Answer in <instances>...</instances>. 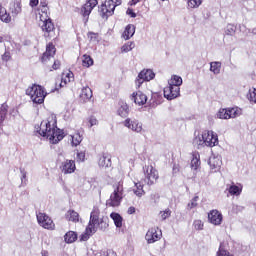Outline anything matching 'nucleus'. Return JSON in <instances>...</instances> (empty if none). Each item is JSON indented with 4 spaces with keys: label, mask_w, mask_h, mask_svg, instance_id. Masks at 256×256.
<instances>
[{
    "label": "nucleus",
    "mask_w": 256,
    "mask_h": 256,
    "mask_svg": "<svg viewBox=\"0 0 256 256\" xmlns=\"http://www.w3.org/2000/svg\"><path fill=\"white\" fill-rule=\"evenodd\" d=\"M37 221L40 227H43L44 229H49L50 231H53V229H55V223H53L51 217L47 216V214L45 213H38Z\"/></svg>",
    "instance_id": "1a4fd4ad"
},
{
    "label": "nucleus",
    "mask_w": 256,
    "mask_h": 256,
    "mask_svg": "<svg viewBox=\"0 0 256 256\" xmlns=\"http://www.w3.org/2000/svg\"><path fill=\"white\" fill-rule=\"evenodd\" d=\"M210 71L214 75H219L221 73V62L220 61H214L210 63Z\"/></svg>",
    "instance_id": "72a5a7b5"
},
{
    "label": "nucleus",
    "mask_w": 256,
    "mask_h": 256,
    "mask_svg": "<svg viewBox=\"0 0 256 256\" xmlns=\"http://www.w3.org/2000/svg\"><path fill=\"white\" fill-rule=\"evenodd\" d=\"M193 226H194V229H196V231H203V227H204L203 221L195 220L193 222Z\"/></svg>",
    "instance_id": "c03bdc74"
},
{
    "label": "nucleus",
    "mask_w": 256,
    "mask_h": 256,
    "mask_svg": "<svg viewBox=\"0 0 256 256\" xmlns=\"http://www.w3.org/2000/svg\"><path fill=\"white\" fill-rule=\"evenodd\" d=\"M71 139H72L71 140L72 146L77 147V146L81 145V141H83V136L79 132H77V133L71 135Z\"/></svg>",
    "instance_id": "473e14b6"
},
{
    "label": "nucleus",
    "mask_w": 256,
    "mask_h": 256,
    "mask_svg": "<svg viewBox=\"0 0 256 256\" xmlns=\"http://www.w3.org/2000/svg\"><path fill=\"white\" fill-rule=\"evenodd\" d=\"M127 213H128V215H133V213H135V207L130 206V207L128 208Z\"/></svg>",
    "instance_id": "052dcab7"
},
{
    "label": "nucleus",
    "mask_w": 256,
    "mask_h": 256,
    "mask_svg": "<svg viewBox=\"0 0 256 256\" xmlns=\"http://www.w3.org/2000/svg\"><path fill=\"white\" fill-rule=\"evenodd\" d=\"M135 49V42H127L121 47L122 53H129V51H133Z\"/></svg>",
    "instance_id": "4c0bfd02"
},
{
    "label": "nucleus",
    "mask_w": 256,
    "mask_h": 256,
    "mask_svg": "<svg viewBox=\"0 0 256 256\" xmlns=\"http://www.w3.org/2000/svg\"><path fill=\"white\" fill-rule=\"evenodd\" d=\"M39 19L41 21L39 25L42 31H44L45 33H53V31L55 30V25L51 21V18H49V16L46 14V12H42L41 14H39Z\"/></svg>",
    "instance_id": "6e6552de"
},
{
    "label": "nucleus",
    "mask_w": 256,
    "mask_h": 256,
    "mask_svg": "<svg viewBox=\"0 0 256 256\" xmlns=\"http://www.w3.org/2000/svg\"><path fill=\"white\" fill-rule=\"evenodd\" d=\"M131 101H134L136 105H145L147 103V95H145L143 92L138 91L134 92L131 95Z\"/></svg>",
    "instance_id": "a211bd4d"
},
{
    "label": "nucleus",
    "mask_w": 256,
    "mask_h": 256,
    "mask_svg": "<svg viewBox=\"0 0 256 256\" xmlns=\"http://www.w3.org/2000/svg\"><path fill=\"white\" fill-rule=\"evenodd\" d=\"M162 235L163 233L161 232V230H158L156 228H150L145 235V239L147 243L152 244L156 243V241H159Z\"/></svg>",
    "instance_id": "2eb2a0df"
},
{
    "label": "nucleus",
    "mask_w": 256,
    "mask_h": 256,
    "mask_svg": "<svg viewBox=\"0 0 256 256\" xmlns=\"http://www.w3.org/2000/svg\"><path fill=\"white\" fill-rule=\"evenodd\" d=\"M173 171H177V169H176V168H173Z\"/></svg>",
    "instance_id": "774afa93"
},
{
    "label": "nucleus",
    "mask_w": 256,
    "mask_h": 256,
    "mask_svg": "<svg viewBox=\"0 0 256 256\" xmlns=\"http://www.w3.org/2000/svg\"><path fill=\"white\" fill-rule=\"evenodd\" d=\"M237 33V26L234 24H227L224 28V37H234Z\"/></svg>",
    "instance_id": "393cba45"
},
{
    "label": "nucleus",
    "mask_w": 256,
    "mask_h": 256,
    "mask_svg": "<svg viewBox=\"0 0 256 256\" xmlns=\"http://www.w3.org/2000/svg\"><path fill=\"white\" fill-rule=\"evenodd\" d=\"M250 101L252 103H256V89H254L252 92H250Z\"/></svg>",
    "instance_id": "864d4df0"
},
{
    "label": "nucleus",
    "mask_w": 256,
    "mask_h": 256,
    "mask_svg": "<svg viewBox=\"0 0 256 256\" xmlns=\"http://www.w3.org/2000/svg\"><path fill=\"white\" fill-rule=\"evenodd\" d=\"M193 145H194V147H198V149H201V147L205 146L204 133H202V134L195 133V137L193 139Z\"/></svg>",
    "instance_id": "5701e85b"
},
{
    "label": "nucleus",
    "mask_w": 256,
    "mask_h": 256,
    "mask_svg": "<svg viewBox=\"0 0 256 256\" xmlns=\"http://www.w3.org/2000/svg\"><path fill=\"white\" fill-rule=\"evenodd\" d=\"M121 5V0H106L100 7L99 13L103 19H109L115 13V7Z\"/></svg>",
    "instance_id": "39448f33"
},
{
    "label": "nucleus",
    "mask_w": 256,
    "mask_h": 256,
    "mask_svg": "<svg viewBox=\"0 0 256 256\" xmlns=\"http://www.w3.org/2000/svg\"><path fill=\"white\" fill-rule=\"evenodd\" d=\"M133 193L136 197H143L145 190H143V182H135L133 187Z\"/></svg>",
    "instance_id": "cd10ccee"
},
{
    "label": "nucleus",
    "mask_w": 256,
    "mask_h": 256,
    "mask_svg": "<svg viewBox=\"0 0 256 256\" xmlns=\"http://www.w3.org/2000/svg\"><path fill=\"white\" fill-rule=\"evenodd\" d=\"M11 60V53L9 52H5L3 55H2V61H10Z\"/></svg>",
    "instance_id": "3c124183"
},
{
    "label": "nucleus",
    "mask_w": 256,
    "mask_h": 256,
    "mask_svg": "<svg viewBox=\"0 0 256 256\" xmlns=\"http://www.w3.org/2000/svg\"><path fill=\"white\" fill-rule=\"evenodd\" d=\"M64 240L66 243H75L77 241V233L69 231L65 234Z\"/></svg>",
    "instance_id": "c9c22d12"
},
{
    "label": "nucleus",
    "mask_w": 256,
    "mask_h": 256,
    "mask_svg": "<svg viewBox=\"0 0 256 256\" xmlns=\"http://www.w3.org/2000/svg\"><path fill=\"white\" fill-rule=\"evenodd\" d=\"M77 160L78 161H85V152L81 151L77 153Z\"/></svg>",
    "instance_id": "5fc2aeb1"
},
{
    "label": "nucleus",
    "mask_w": 256,
    "mask_h": 256,
    "mask_svg": "<svg viewBox=\"0 0 256 256\" xmlns=\"http://www.w3.org/2000/svg\"><path fill=\"white\" fill-rule=\"evenodd\" d=\"M56 51L57 50L55 49V45H53V43H49L46 46V51L42 55V58H41L42 63H44V65H47L49 61H52V59L55 57Z\"/></svg>",
    "instance_id": "4468645a"
},
{
    "label": "nucleus",
    "mask_w": 256,
    "mask_h": 256,
    "mask_svg": "<svg viewBox=\"0 0 256 256\" xmlns=\"http://www.w3.org/2000/svg\"><path fill=\"white\" fill-rule=\"evenodd\" d=\"M0 21L2 23H11V14L7 12V8L0 3Z\"/></svg>",
    "instance_id": "aec40b11"
},
{
    "label": "nucleus",
    "mask_w": 256,
    "mask_h": 256,
    "mask_svg": "<svg viewBox=\"0 0 256 256\" xmlns=\"http://www.w3.org/2000/svg\"><path fill=\"white\" fill-rule=\"evenodd\" d=\"M162 221H165V219H169L171 217V209L167 208L166 210L160 212Z\"/></svg>",
    "instance_id": "a18cd8bd"
},
{
    "label": "nucleus",
    "mask_w": 256,
    "mask_h": 256,
    "mask_svg": "<svg viewBox=\"0 0 256 256\" xmlns=\"http://www.w3.org/2000/svg\"><path fill=\"white\" fill-rule=\"evenodd\" d=\"M109 255L117 256V254H115V252H109Z\"/></svg>",
    "instance_id": "69168bd1"
},
{
    "label": "nucleus",
    "mask_w": 256,
    "mask_h": 256,
    "mask_svg": "<svg viewBox=\"0 0 256 256\" xmlns=\"http://www.w3.org/2000/svg\"><path fill=\"white\" fill-rule=\"evenodd\" d=\"M41 256H49V252L47 250H42Z\"/></svg>",
    "instance_id": "680f3d73"
},
{
    "label": "nucleus",
    "mask_w": 256,
    "mask_h": 256,
    "mask_svg": "<svg viewBox=\"0 0 256 256\" xmlns=\"http://www.w3.org/2000/svg\"><path fill=\"white\" fill-rule=\"evenodd\" d=\"M9 11L12 17H17L21 13V2H14L10 4Z\"/></svg>",
    "instance_id": "c756f323"
},
{
    "label": "nucleus",
    "mask_w": 256,
    "mask_h": 256,
    "mask_svg": "<svg viewBox=\"0 0 256 256\" xmlns=\"http://www.w3.org/2000/svg\"><path fill=\"white\" fill-rule=\"evenodd\" d=\"M227 191L230 195H233L235 197H239L241 193L243 192V186H237L235 184H231L230 186L227 187Z\"/></svg>",
    "instance_id": "b1692460"
},
{
    "label": "nucleus",
    "mask_w": 256,
    "mask_h": 256,
    "mask_svg": "<svg viewBox=\"0 0 256 256\" xmlns=\"http://www.w3.org/2000/svg\"><path fill=\"white\" fill-rule=\"evenodd\" d=\"M0 43H3V36H0Z\"/></svg>",
    "instance_id": "338daca9"
},
{
    "label": "nucleus",
    "mask_w": 256,
    "mask_h": 256,
    "mask_svg": "<svg viewBox=\"0 0 256 256\" xmlns=\"http://www.w3.org/2000/svg\"><path fill=\"white\" fill-rule=\"evenodd\" d=\"M117 115L120 117H128L129 116V105L127 103L121 101L119 102V107L117 109Z\"/></svg>",
    "instance_id": "4be33fe9"
},
{
    "label": "nucleus",
    "mask_w": 256,
    "mask_h": 256,
    "mask_svg": "<svg viewBox=\"0 0 256 256\" xmlns=\"http://www.w3.org/2000/svg\"><path fill=\"white\" fill-rule=\"evenodd\" d=\"M89 123H90V127H93V126L97 125V118L90 117Z\"/></svg>",
    "instance_id": "4d7b16f0"
},
{
    "label": "nucleus",
    "mask_w": 256,
    "mask_h": 256,
    "mask_svg": "<svg viewBox=\"0 0 256 256\" xmlns=\"http://www.w3.org/2000/svg\"><path fill=\"white\" fill-rule=\"evenodd\" d=\"M204 143L206 147H215V145H219V137L217 133L213 131H204Z\"/></svg>",
    "instance_id": "ddd939ff"
},
{
    "label": "nucleus",
    "mask_w": 256,
    "mask_h": 256,
    "mask_svg": "<svg viewBox=\"0 0 256 256\" xmlns=\"http://www.w3.org/2000/svg\"><path fill=\"white\" fill-rule=\"evenodd\" d=\"M39 5V0H30V7H37Z\"/></svg>",
    "instance_id": "13d9d810"
},
{
    "label": "nucleus",
    "mask_w": 256,
    "mask_h": 256,
    "mask_svg": "<svg viewBox=\"0 0 256 256\" xmlns=\"http://www.w3.org/2000/svg\"><path fill=\"white\" fill-rule=\"evenodd\" d=\"M98 165L100 167H111V158H109L107 156L100 157V159L98 161Z\"/></svg>",
    "instance_id": "e433bc0d"
},
{
    "label": "nucleus",
    "mask_w": 256,
    "mask_h": 256,
    "mask_svg": "<svg viewBox=\"0 0 256 256\" xmlns=\"http://www.w3.org/2000/svg\"><path fill=\"white\" fill-rule=\"evenodd\" d=\"M111 219L114 221L116 227H123V217L119 215V213L112 212L110 214Z\"/></svg>",
    "instance_id": "2f4dec72"
},
{
    "label": "nucleus",
    "mask_w": 256,
    "mask_h": 256,
    "mask_svg": "<svg viewBox=\"0 0 256 256\" xmlns=\"http://www.w3.org/2000/svg\"><path fill=\"white\" fill-rule=\"evenodd\" d=\"M67 221H71L72 223H79V213L75 210H68L66 212Z\"/></svg>",
    "instance_id": "c85d7f7f"
},
{
    "label": "nucleus",
    "mask_w": 256,
    "mask_h": 256,
    "mask_svg": "<svg viewBox=\"0 0 256 256\" xmlns=\"http://www.w3.org/2000/svg\"><path fill=\"white\" fill-rule=\"evenodd\" d=\"M216 256H233L229 251L225 250V245L223 243L220 244L219 249L216 253Z\"/></svg>",
    "instance_id": "58836bf2"
},
{
    "label": "nucleus",
    "mask_w": 256,
    "mask_h": 256,
    "mask_svg": "<svg viewBox=\"0 0 256 256\" xmlns=\"http://www.w3.org/2000/svg\"><path fill=\"white\" fill-rule=\"evenodd\" d=\"M35 131L36 133H39L41 137L49 139L50 143L53 145H57V143H59V141H63L65 137L63 130L57 128V121L53 118L42 121L40 126L35 127Z\"/></svg>",
    "instance_id": "f257e3e1"
},
{
    "label": "nucleus",
    "mask_w": 256,
    "mask_h": 256,
    "mask_svg": "<svg viewBox=\"0 0 256 256\" xmlns=\"http://www.w3.org/2000/svg\"><path fill=\"white\" fill-rule=\"evenodd\" d=\"M123 125L124 127H127V129L134 131V133H141L143 131V124L137 119L127 118L123 122Z\"/></svg>",
    "instance_id": "f8f14e48"
},
{
    "label": "nucleus",
    "mask_w": 256,
    "mask_h": 256,
    "mask_svg": "<svg viewBox=\"0 0 256 256\" xmlns=\"http://www.w3.org/2000/svg\"><path fill=\"white\" fill-rule=\"evenodd\" d=\"M137 3H139V0H132L130 2V5H137Z\"/></svg>",
    "instance_id": "e2e57ef3"
},
{
    "label": "nucleus",
    "mask_w": 256,
    "mask_h": 256,
    "mask_svg": "<svg viewBox=\"0 0 256 256\" xmlns=\"http://www.w3.org/2000/svg\"><path fill=\"white\" fill-rule=\"evenodd\" d=\"M60 66H61V62H59V61H54L52 67H53V69L57 70Z\"/></svg>",
    "instance_id": "bf43d9fd"
},
{
    "label": "nucleus",
    "mask_w": 256,
    "mask_h": 256,
    "mask_svg": "<svg viewBox=\"0 0 256 256\" xmlns=\"http://www.w3.org/2000/svg\"><path fill=\"white\" fill-rule=\"evenodd\" d=\"M8 109H9V106L7 105V103H4L1 105V107H0V125H2L3 121H5V119L7 117Z\"/></svg>",
    "instance_id": "f704fd0d"
},
{
    "label": "nucleus",
    "mask_w": 256,
    "mask_h": 256,
    "mask_svg": "<svg viewBox=\"0 0 256 256\" xmlns=\"http://www.w3.org/2000/svg\"><path fill=\"white\" fill-rule=\"evenodd\" d=\"M155 79V73L151 69L142 70L136 79V87H140L145 81H152Z\"/></svg>",
    "instance_id": "9d476101"
},
{
    "label": "nucleus",
    "mask_w": 256,
    "mask_h": 256,
    "mask_svg": "<svg viewBox=\"0 0 256 256\" xmlns=\"http://www.w3.org/2000/svg\"><path fill=\"white\" fill-rule=\"evenodd\" d=\"M144 171V179L142 183L151 187V185H155L157 183V179H159V172L151 165H145L143 167Z\"/></svg>",
    "instance_id": "423d86ee"
},
{
    "label": "nucleus",
    "mask_w": 256,
    "mask_h": 256,
    "mask_svg": "<svg viewBox=\"0 0 256 256\" xmlns=\"http://www.w3.org/2000/svg\"><path fill=\"white\" fill-rule=\"evenodd\" d=\"M241 113L237 108H228V117L229 119H235V117H239Z\"/></svg>",
    "instance_id": "a19ab883"
},
{
    "label": "nucleus",
    "mask_w": 256,
    "mask_h": 256,
    "mask_svg": "<svg viewBox=\"0 0 256 256\" xmlns=\"http://www.w3.org/2000/svg\"><path fill=\"white\" fill-rule=\"evenodd\" d=\"M97 33H93V32H89L88 33V38L90 39V41H97Z\"/></svg>",
    "instance_id": "603ef678"
},
{
    "label": "nucleus",
    "mask_w": 256,
    "mask_h": 256,
    "mask_svg": "<svg viewBox=\"0 0 256 256\" xmlns=\"http://www.w3.org/2000/svg\"><path fill=\"white\" fill-rule=\"evenodd\" d=\"M82 65L83 67H91L93 65V58L87 54L83 55Z\"/></svg>",
    "instance_id": "ea45409f"
},
{
    "label": "nucleus",
    "mask_w": 256,
    "mask_h": 256,
    "mask_svg": "<svg viewBox=\"0 0 256 256\" xmlns=\"http://www.w3.org/2000/svg\"><path fill=\"white\" fill-rule=\"evenodd\" d=\"M71 81H73V72L70 71L63 73L59 87H65V85H67V83H71Z\"/></svg>",
    "instance_id": "bb28decb"
},
{
    "label": "nucleus",
    "mask_w": 256,
    "mask_h": 256,
    "mask_svg": "<svg viewBox=\"0 0 256 256\" xmlns=\"http://www.w3.org/2000/svg\"><path fill=\"white\" fill-rule=\"evenodd\" d=\"M208 221H210L212 225H221V223H223V214H221L219 210H211L208 213Z\"/></svg>",
    "instance_id": "dca6fc26"
},
{
    "label": "nucleus",
    "mask_w": 256,
    "mask_h": 256,
    "mask_svg": "<svg viewBox=\"0 0 256 256\" xmlns=\"http://www.w3.org/2000/svg\"><path fill=\"white\" fill-rule=\"evenodd\" d=\"M190 7H199L203 3V0H187Z\"/></svg>",
    "instance_id": "de8ad7c7"
},
{
    "label": "nucleus",
    "mask_w": 256,
    "mask_h": 256,
    "mask_svg": "<svg viewBox=\"0 0 256 256\" xmlns=\"http://www.w3.org/2000/svg\"><path fill=\"white\" fill-rule=\"evenodd\" d=\"M181 95V88L177 86H173L171 84H168L164 88V97L165 99H168V101H173V99H177Z\"/></svg>",
    "instance_id": "9b49d317"
},
{
    "label": "nucleus",
    "mask_w": 256,
    "mask_h": 256,
    "mask_svg": "<svg viewBox=\"0 0 256 256\" xmlns=\"http://www.w3.org/2000/svg\"><path fill=\"white\" fill-rule=\"evenodd\" d=\"M98 3L99 2L97 0H87V2L81 7L80 15H82L84 23L89 21L91 11L97 7Z\"/></svg>",
    "instance_id": "0eeeda50"
},
{
    "label": "nucleus",
    "mask_w": 256,
    "mask_h": 256,
    "mask_svg": "<svg viewBox=\"0 0 256 256\" xmlns=\"http://www.w3.org/2000/svg\"><path fill=\"white\" fill-rule=\"evenodd\" d=\"M20 173L22 175L21 182L25 183V181H27V172L25 171V169H20Z\"/></svg>",
    "instance_id": "09e8293b"
},
{
    "label": "nucleus",
    "mask_w": 256,
    "mask_h": 256,
    "mask_svg": "<svg viewBox=\"0 0 256 256\" xmlns=\"http://www.w3.org/2000/svg\"><path fill=\"white\" fill-rule=\"evenodd\" d=\"M113 192L110 194V198L106 201L108 207H119L121 201H123V182H118L113 185Z\"/></svg>",
    "instance_id": "20e7f679"
},
{
    "label": "nucleus",
    "mask_w": 256,
    "mask_h": 256,
    "mask_svg": "<svg viewBox=\"0 0 256 256\" xmlns=\"http://www.w3.org/2000/svg\"><path fill=\"white\" fill-rule=\"evenodd\" d=\"M126 13L128 14V15H130V17H132L133 19H135V17H137V14L133 11V9H131V8H128L127 9V11H126Z\"/></svg>",
    "instance_id": "6e6d98bb"
},
{
    "label": "nucleus",
    "mask_w": 256,
    "mask_h": 256,
    "mask_svg": "<svg viewBox=\"0 0 256 256\" xmlns=\"http://www.w3.org/2000/svg\"><path fill=\"white\" fill-rule=\"evenodd\" d=\"M80 97L84 101H89L91 99V97H93V90H91V88H89V86L83 87L81 90V93H80Z\"/></svg>",
    "instance_id": "a878e982"
},
{
    "label": "nucleus",
    "mask_w": 256,
    "mask_h": 256,
    "mask_svg": "<svg viewBox=\"0 0 256 256\" xmlns=\"http://www.w3.org/2000/svg\"><path fill=\"white\" fill-rule=\"evenodd\" d=\"M251 33H252L253 35H256V28H253L252 31H251Z\"/></svg>",
    "instance_id": "0e129e2a"
},
{
    "label": "nucleus",
    "mask_w": 256,
    "mask_h": 256,
    "mask_svg": "<svg viewBox=\"0 0 256 256\" xmlns=\"http://www.w3.org/2000/svg\"><path fill=\"white\" fill-rule=\"evenodd\" d=\"M133 35H135V25L128 24L122 34V37L125 41H129Z\"/></svg>",
    "instance_id": "412c9836"
},
{
    "label": "nucleus",
    "mask_w": 256,
    "mask_h": 256,
    "mask_svg": "<svg viewBox=\"0 0 256 256\" xmlns=\"http://www.w3.org/2000/svg\"><path fill=\"white\" fill-rule=\"evenodd\" d=\"M61 172L64 173V175H69L71 173H75V161L73 160H66L62 163L61 167Z\"/></svg>",
    "instance_id": "f3484780"
},
{
    "label": "nucleus",
    "mask_w": 256,
    "mask_h": 256,
    "mask_svg": "<svg viewBox=\"0 0 256 256\" xmlns=\"http://www.w3.org/2000/svg\"><path fill=\"white\" fill-rule=\"evenodd\" d=\"M26 95L30 97L33 103L36 105H41L45 103L47 92H45V88H43L41 85L33 84L26 89Z\"/></svg>",
    "instance_id": "f03ea898"
},
{
    "label": "nucleus",
    "mask_w": 256,
    "mask_h": 256,
    "mask_svg": "<svg viewBox=\"0 0 256 256\" xmlns=\"http://www.w3.org/2000/svg\"><path fill=\"white\" fill-rule=\"evenodd\" d=\"M94 233H89L88 231H87V228H86V232H85V234H82V236H81V241H87L88 239H89V237L91 236V235H93Z\"/></svg>",
    "instance_id": "8fccbe9b"
},
{
    "label": "nucleus",
    "mask_w": 256,
    "mask_h": 256,
    "mask_svg": "<svg viewBox=\"0 0 256 256\" xmlns=\"http://www.w3.org/2000/svg\"><path fill=\"white\" fill-rule=\"evenodd\" d=\"M109 224L105 220L99 218V210H93L90 214L89 224L87 226L88 233H97V230L105 231Z\"/></svg>",
    "instance_id": "7ed1b4c3"
},
{
    "label": "nucleus",
    "mask_w": 256,
    "mask_h": 256,
    "mask_svg": "<svg viewBox=\"0 0 256 256\" xmlns=\"http://www.w3.org/2000/svg\"><path fill=\"white\" fill-rule=\"evenodd\" d=\"M168 85L180 88L183 85V78L179 75H172L171 79L168 81Z\"/></svg>",
    "instance_id": "7c9ffc66"
},
{
    "label": "nucleus",
    "mask_w": 256,
    "mask_h": 256,
    "mask_svg": "<svg viewBox=\"0 0 256 256\" xmlns=\"http://www.w3.org/2000/svg\"><path fill=\"white\" fill-rule=\"evenodd\" d=\"M208 165L210 166V169L217 173L219 169H221L222 161L221 157L219 156H211L208 160Z\"/></svg>",
    "instance_id": "6ab92c4d"
},
{
    "label": "nucleus",
    "mask_w": 256,
    "mask_h": 256,
    "mask_svg": "<svg viewBox=\"0 0 256 256\" xmlns=\"http://www.w3.org/2000/svg\"><path fill=\"white\" fill-rule=\"evenodd\" d=\"M200 165H201V161L197 158V156H194L191 160V169H194V171H197Z\"/></svg>",
    "instance_id": "37998d69"
},
{
    "label": "nucleus",
    "mask_w": 256,
    "mask_h": 256,
    "mask_svg": "<svg viewBox=\"0 0 256 256\" xmlns=\"http://www.w3.org/2000/svg\"><path fill=\"white\" fill-rule=\"evenodd\" d=\"M199 201V196H195L191 203L188 204V209H195L197 207V202Z\"/></svg>",
    "instance_id": "49530a36"
},
{
    "label": "nucleus",
    "mask_w": 256,
    "mask_h": 256,
    "mask_svg": "<svg viewBox=\"0 0 256 256\" xmlns=\"http://www.w3.org/2000/svg\"><path fill=\"white\" fill-rule=\"evenodd\" d=\"M218 119H229L228 109H220L217 113Z\"/></svg>",
    "instance_id": "79ce46f5"
}]
</instances>
